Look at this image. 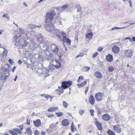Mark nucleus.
<instances>
[{"mask_svg":"<svg viewBox=\"0 0 135 135\" xmlns=\"http://www.w3.org/2000/svg\"><path fill=\"white\" fill-rule=\"evenodd\" d=\"M56 15V13L54 10L48 12L46 14L45 27L46 30L48 31L52 32L55 30V26L51 21Z\"/></svg>","mask_w":135,"mask_h":135,"instance_id":"nucleus-1","label":"nucleus"},{"mask_svg":"<svg viewBox=\"0 0 135 135\" xmlns=\"http://www.w3.org/2000/svg\"><path fill=\"white\" fill-rule=\"evenodd\" d=\"M104 94L101 92L97 93L95 95V97L97 101H100L102 100L103 99Z\"/></svg>","mask_w":135,"mask_h":135,"instance_id":"nucleus-2","label":"nucleus"},{"mask_svg":"<svg viewBox=\"0 0 135 135\" xmlns=\"http://www.w3.org/2000/svg\"><path fill=\"white\" fill-rule=\"evenodd\" d=\"M72 83V82L70 81H64L62 82L61 87L63 89H65L70 87Z\"/></svg>","mask_w":135,"mask_h":135,"instance_id":"nucleus-3","label":"nucleus"},{"mask_svg":"<svg viewBox=\"0 0 135 135\" xmlns=\"http://www.w3.org/2000/svg\"><path fill=\"white\" fill-rule=\"evenodd\" d=\"M124 54L126 56L130 57L132 55L133 51L131 50H126L124 51Z\"/></svg>","mask_w":135,"mask_h":135,"instance_id":"nucleus-4","label":"nucleus"},{"mask_svg":"<svg viewBox=\"0 0 135 135\" xmlns=\"http://www.w3.org/2000/svg\"><path fill=\"white\" fill-rule=\"evenodd\" d=\"M112 52L114 53L117 54L119 52L120 48L118 46L116 45L113 46L112 49Z\"/></svg>","mask_w":135,"mask_h":135,"instance_id":"nucleus-5","label":"nucleus"},{"mask_svg":"<svg viewBox=\"0 0 135 135\" xmlns=\"http://www.w3.org/2000/svg\"><path fill=\"white\" fill-rule=\"evenodd\" d=\"M121 128H120L119 125H117L114 126L113 130L115 132L119 133L121 132Z\"/></svg>","mask_w":135,"mask_h":135,"instance_id":"nucleus-6","label":"nucleus"},{"mask_svg":"<svg viewBox=\"0 0 135 135\" xmlns=\"http://www.w3.org/2000/svg\"><path fill=\"white\" fill-rule=\"evenodd\" d=\"M89 103L92 105H93L94 104L95 101V99L92 95H90L89 98Z\"/></svg>","mask_w":135,"mask_h":135,"instance_id":"nucleus-7","label":"nucleus"},{"mask_svg":"<svg viewBox=\"0 0 135 135\" xmlns=\"http://www.w3.org/2000/svg\"><path fill=\"white\" fill-rule=\"evenodd\" d=\"M106 59L108 62H111L113 60V57L111 55L108 54L106 56Z\"/></svg>","mask_w":135,"mask_h":135,"instance_id":"nucleus-8","label":"nucleus"},{"mask_svg":"<svg viewBox=\"0 0 135 135\" xmlns=\"http://www.w3.org/2000/svg\"><path fill=\"white\" fill-rule=\"evenodd\" d=\"M63 40L64 42H66L68 45H71V40L67 38L66 36H64L63 37Z\"/></svg>","mask_w":135,"mask_h":135,"instance_id":"nucleus-9","label":"nucleus"},{"mask_svg":"<svg viewBox=\"0 0 135 135\" xmlns=\"http://www.w3.org/2000/svg\"><path fill=\"white\" fill-rule=\"evenodd\" d=\"M63 40L64 42H66L68 45H71V40L67 38L66 36H64L63 37Z\"/></svg>","mask_w":135,"mask_h":135,"instance_id":"nucleus-10","label":"nucleus"},{"mask_svg":"<svg viewBox=\"0 0 135 135\" xmlns=\"http://www.w3.org/2000/svg\"><path fill=\"white\" fill-rule=\"evenodd\" d=\"M94 75L95 77L101 79L102 77V74L98 71L95 72Z\"/></svg>","mask_w":135,"mask_h":135,"instance_id":"nucleus-11","label":"nucleus"},{"mask_svg":"<svg viewBox=\"0 0 135 135\" xmlns=\"http://www.w3.org/2000/svg\"><path fill=\"white\" fill-rule=\"evenodd\" d=\"M61 123L63 126H66L69 124V120L68 119H64L62 120Z\"/></svg>","mask_w":135,"mask_h":135,"instance_id":"nucleus-12","label":"nucleus"},{"mask_svg":"<svg viewBox=\"0 0 135 135\" xmlns=\"http://www.w3.org/2000/svg\"><path fill=\"white\" fill-rule=\"evenodd\" d=\"M35 126L36 127H38L41 124V122L39 119H37L36 121H33Z\"/></svg>","mask_w":135,"mask_h":135,"instance_id":"nucleus-13","label":"nucleus"},{"mask_svg":"<svg viewBox=\"0 0 135 135\" xmlns=\"http://www.w3.org/2000/svg\"><path fill=\"white\" fill-rule=\"evenodd\" d=\"M95 123L96 124V126L97 127L98 129L99 130H101L103 128L101 123L97 120L95 121Z\"/></svg>","mask_w":135,"mask_h":135,"instance_id":"nucleus-14","label":"nucleus"},{"mask_svg":"<svg viewBox=\"0 0 135 135\" xmlns=\"http://www.w3.org/2000/svg\"><path fill=\"white\" fill-rule=\"evenodd\" d=\"M102 117L103 119L105 121L108 120L110 118L108 115L107 114L103 115Z\"/></svg>","mask_w":135,"mask_h":135,"instance_id":"nucleus-15","label":"nucleus"},{"mask_svg":"<svg viewBox=\"0 0 135 135\" xmlns=\"http://www.w3.org/2000/svg\"><path fill=\"white\" fill-rule=\"evenodd\" d=\"M93 36V34L92 32L88 33L86 35V37L88 39L90 40L92 38Z\"/></svg>","mask_w":135,"mask_h":135,"instance_id":"nucleus-16","label":"nucleus"},{"mask_svg":"<svg viewBox=\"0 0 135 135\" xmlns=\"http://www.w3.org/2000/svg\"><path fill=\"white\" fill-rule=\"evenodd\" d=\"M87 83L86 81H84L82 83L80 84H77L79 88H81L83 86H84L85 84Z\"/></svg>","mask_w":135,"mask_h":135,"instance_id":"nucleus-17","label":"nucleus"},{"mask_svg":"<svg viewBox=\"0 0 135 135\" xmlns=\"http://www.w3.org/2000/svg\"><path fill=\"white\" fill-rule=\"evenodd\" d=\"M53 45L55 47L54 49H53L52 51L55 53H57L59 51L58 46L55 44H53Z\"/></svg>","mask_w":135,"mask_h":135,"instance_id":"nucleus-18","label":"nucleus"},{"mask_svg":"<svg viewBox=\"0 0 135 135\" xmlns=\"http://www.w3.org/2000/svg\"><path fill=\"white\" fill-rule=\"evenodd\" d=\"M0 75V80H3L5 79H6V78L8 77L7 76H4V75L3 74H1Z\"/></svg>","mask_w":135,"mask_h":135,"instance_id":"nucleus-19","label":"nucleus"},{"mask_svg":"<svg viewBox=\"0 0 135 135\" xmlns=\"http://www.w3.org/2000/svg\"><path fill=\"white\" fill-rule=\"evenodd\" d=\"M26 132L29 135H32V131L30 128H28L26 129Z\"/></svg>","mask_w":135,"mask_h":135,"instance_id":"nucleus-20","label":"nucleus"},{"mask_svg":"<svg viewBox=\"0 0 135 135\" xmlns=\"http://www.w3.org/2000/svg\"><path fill=\"white\" fill-rule=\"evenodd\" d=\"M107 133L109 135H115V133L112 130L109 129L107 131Z\"/></svg>","mask_w":135,"mask_h":135,"instance_id":"nucleus-21","label":"nucleus"},{"mask_svg":"<svg viewBox=\"0 0 135 135\" xmlns=\"http://www.w3.org/2000/svg\"><path fill=\"white\" fill-rule=\"evenodd\" d=\"M28 42H27L26 40H25L24 41L23 44L22 45V47H26L28 44Z\"/></svg>","mask_w":135,"mask_h":135,"instance_id":"nucleus-22","label":"nucleus"},{"mask_svg":"<svg viewBox=\"0 0 135 135\" xmlns=\"http://www.w3.org/2000/svg\"><path fill=\"white\" fill-rule=\"evenodd\" d=\"M90 68L89 67L84 66L83 67V70L84 71H88L90 69Z\"/></svg>","mask_w":135,"mask_h":135,"instance_id":"nucleus-23","label":"nucleus"},{"mask_svg":"<svg viewBox=\"0 0 135 135\" xmlns=\"http://www.w3.org/2000/svg\"><path fill=\"white\" fill-rule=\"evenodd\" d=\"M109 71L110 72H112L114 70V68L113 66H110L108 68Z\"/></svg>","mask_w":135,"mask_h":135,"instance_id":"nucleus-24","label":"nucleus"},{"mask_svg":"<svg viewBox=\"0 0 135 135\" xmlns=\"http://www.w3.org/2000/svg\"><path fill=\"white\" fill-rule=\"evenodd\" d=\"M84 79V77L83 76H80L79 77L78 79L77 80V82L78 83H79L81 81L83 80Z\"/></svg>","mask_w":135,"mask_h":135,"instance_id":"nucleus-25","label":"nucleus"},{"mask_svg":"<svg viewBox=\"0 0 135 135\" xmlns=\"http://www.w3.org/2000/svg\"><path fill=\"white\" fill-rule=\"evenodd\" d=\"M56 62L57 64L55 66L56 68H59L60 65V64L58 60H56Z\"/></svg>","mask_w":135,"mask_h":135,"instance_id":"nucleus-26","label":"nucleus"},{"mask_svg":"<svg viewBox=\"0 0 135 135\" xmlns=\"http://www.w3.org/2000/svg\"><path fill=\"white\" fill-rule=\"evenodd\" d=\"M9 132L12 135H18L17 133L12 130H9Z\"/></svg>","mask_w":135,"mask_h":135,"instance_id":"nucleus-27","label":"nucleus"},{"mask_svg":"<svg viewBox=\"0 0 135 135\" xmlns=\"http://www.w3.org/2000/svg\"><path fill=\"white\" fill-rule=\"evenodd\" d=\"M62 104L65 108H66L68 106V103L65 101L63 102Z\"/></svg>","mask_w":135,"mask_h":135,"instance_id":"nucleus-28","label":"nucleus"},{"mask_svg":"<svg viewBox=\"0 0 135 135\" xmlns=\"http://www.w3.org/2000/svg\"><path fill=\"white\" fill-rule=\"evenodd\" d=\"M76 8L78 9V12H79L81 11V8L80 5H77L76 6Z\"/></svg>","mask_w":135,"mask_h":135,"instance_id":"nucleus-29","label":"nucleus"},{"mask_svg":"<svg viewBox=\"0 0 135 135\" xmlns=\"http://www.w3.org/2000/svg\"><path fill=\"white\" fill-rule=\"evenodd\" d=\"M13 130L16 131V132H17L18 133L21 134L22 133L21 131L18 128H16V129H13Z\"/></svg>","mask_w":135,"mask_h":135,"instance_id":"nucleus-30","label":"nucleus"},{"mask_svg":"<svg viewBox=\"0 0 135 135\" xmlns=\"http://www.w3.org/2000/svg\"><path fill=\"white\" fill-rule=\"evenodd\" d=\"M56 115L57 117H59L61 116L62 115L63 113L62 112H60L56 113Z\"/></svg>","mask_w":135,"mask_h":135,"instance_id":"nucleus-31","label":"nucleus"},{"mask_svg":"<svg viewBox=\"0 0 135 135\" xmlns=\"http://www.w3.org/2000/svg\"><path fill=\"white\" fill-rule=\"evenodd\" d=\"M58 87L59 89L58 90V91L60 92L61 93H63L64 92L63 89L59 86H58Z\"/></svg>","mask_w":135,"mask_h":135,"instance_id":"nucleus-32","label":"nucleus"},{"mask_svg":"<svg viewBox=\"0 0 135 135\" xmlns=\"http://www.w3.org/2000/svg\"><path fill=\"white\" fill-rule=\"evenodd\" d=\"M125 27H114L112 28V30H116V29H122L123 28H124Z\"/></svg>","mask_w":135,"mask_h":135,"instance_id":"nucleus-33","label":"nucleus"},{"mask_svg":"<svg viewBox=\"0 0 135 135\" xmlns=\"http://www.w3.org/2000/svg\"><path fill=\"white\" fill-rule=\"evenodd\" d=\"M41 97L44 96V97L46 98H49L50 97V96L49 95L47 94H41Z\"/></svg>","mask_w":135,"mask_h":135,"instance_id":"nucleus-34","label":"nucleus"},{"mask_svg":"<svg viewBox=\"0 0 135 135\" xmlns=\"http://www.w3.org/2000/svg\"><path fill=\"white\" fill-rule=\"evenodd\" d=\"M7 50H4L3 51V53L2 55L3 56H6L7 55Z\"/></svg>","mask_w":135,"mask_h":135,"instance_id":"nucleus-35","label":"nucleus"},{"mask_svg":"<svg viewBox=\"0 0 135 135\" xmlns=\"http://www.w3.org/2000/svg\"><path fill=\"white\" fill-rule=\"evenodd\" d=\"M58 109V107H54L50 108L48 110H57Z\"/></svg>","mask_w":135,"mask_h":135,"instance_id":"nucleus-36","label":"nucleus"},{"mask_svg":"<svg viewBox=\"0 0 135 135\" xmlns=\"http://www.w3.org/2000/svg\"><path fill=\"white\" fill-rule=\"evenodd\" d=\"M98 52H96L95 53H94L92 55V57L93 58L95 57L98 54Z\"/></svg>","mask_w":135,"mask_h":135,"instance_id":"nucleus-37","label":"nucleus"},{"mask_svg":"<svg viewBox=\"0 0 135 135\" xmlns=\"http://www.w3.org/2000/svg\"><path fill=\"white\" fill-rule=\"evenodd\" d=\"M2 17L6 18L7 19H8V20H9V16H8L7 14H4L3 15Z\"/></svg>","mask_w":135,"mask_h":135,"instance_id":"nucleus-38","label":"nucleus"},{"mask_svg":"<svg viewBox=\"0 0 135 135\" xmlns=\"http://www.w3.org/2000/svg\"><path fill=\"white\" fill-rule=\"evenodd\" d=\"M103 49V47H98V48L97 49V50H98V51L99 52H100Z\"/></svg>","mask_w":135,"mask_h":135,"instance_id":"nucleus-39","label":"nucleus"},{"mask_svg":"<svg viewBox=\"0 0 135 135\" xmlns=\"http://www.w3.org/2000/svg\"><path fill=\"white\" fill-rule=\"evenodd\" d=\"M29 26H30L31 27H33V28H35V27H40V26H35L34 25H31V24H30L29 25Z\"/></svg>","mask_w":135,"mask_h":135,"instance_id":"nucleus-40","label":"nucleus"},{"mask_svg":"<svg viewBox=\"0 0 135 135\" xmlns=\"http://www.w3.org/2000/svg\"><path fill=\"white\" fill-rule=\"evenodd\" d=\"M89 89V86H87L85 90V93L86 95V94L88 90Z\"/></svg>","mask_w":135,"mask_h":135,"instance_id":"nucleus-41","label":"nucleus"},{"mask_svg":"<svg viewBox=\"0 0 135 135\" xmlns=\"http://www.w3.org/2000/svg\"><path fill=\"white\" fill-rule=\"evenodd\" d=\"M39 134V131L37 130H36L34 132V134L35 135H38Z\"/></svg>","mask_w":135,"mask_h":135,"instance_id":"nucleus-42","label":"nucleus"},{"mask_svg":"<svg viewBox=\"0 0 135 135\" xmlns=\"http://www.w3.org/2000/svg\"><path fill=\"white\" fill-rule=\"evenodd\" d=\"M83 54H82V53L80 54L79 55L76 56L75 58H78L79 57H82L83 56Z\"/></svg>","mask_w":135,"mask_h":135,"instance_id":"nucleus-43","label":"nucleus"},{"mask_svg":"<svg viewBox=\"0 0 135 135\" xmlns=\"http://www.w3.org/2000/svg\"><path fill=\"white\" fill-rule=\"evenodd\" d=\"M84 111L85 110H80L79 111V113L81 115L84 113Z\"/></svg>","mask_w":135,"mask_h":135,"instance_id":"nucleus-44","label":"nucleus"},{"mask_svg":"<svg viewBox=\"0 0 135 135\" xmlns=\"http://www.w3.org/2000/svg\"><path fill=\"white\" fill-rule=\"evenodd\" d=\"M90 112L91 115H94L93 113L94 112V110H90Z\"/></svg>","mask_w":135,"mask_h":135,"instance_id":"nucleus-45","label":"nucleus"},{"mask_svg":"<svg viewBox=\"0 0 135 135\" xmlns=\"http://www.w3.org/2000/svg\"><path fill=\"white\" fill-rule=\"evenodd\" d=\"M68 7V6L67 5H63L62 6V8L64 9H65L66 8H67Z\"/></svg>","mask_w":135,"mask_h":135,"instance_id":"nucleus-46","label":"nucleus"},{"mask_svg":"<svg viewBox=\"0 0 135 135\" xmlns=\"http://www.w3.org/2000/svg\"><path fill=\"white\" fill-rule=\"evenodd\" d=\"M71 130L73 132L74 131V127H71Z\"/></svg>","mask_w":135,"mask_h":135,"instance_id":"nucleus-47","label":"nucleus"},{"mask_svg":"<svg viewBox=\"0 0 135 135\" xmlns=\"http://www.w3.org/2000/svg\"><path fill=\"white\" fill-rule=\"evenodd\" d=\"M8 61L10 64H12L13 61L11 59H9Z\"/></svg>","mask_w":135,"mask_h":135,"instance_id":"nucleus-48","label":"nucleus"},{"mask_svg":"<svg viewBox=\"0 0 135 135\" xmlns=\"http://www.w3.org/2000/svg\"><path fill=\"white\" fill-rule=\"evenodd\" d=\"M16 68V67L15 66H14L13 68L12 69V72L13 73H14V72Z\"/></svg>","mask_w":135,"mask_h":135,"instance_id":"nucleus-49","label":"nucleus"},{"mask_svg":"<svg viewBox=\"0 0 135 135\" xmlns=\"http://www.w3.org/2000/svg\"><path fill=\"white\" fill-rule=\"evenodd\" d=\"M48 117L49 118H51L52 117H54V115H53L52 114H50V115H49L48 116Z\"/></svg>","mask_w":135,"mask_h":135,"instance_id":"nucleus-50","label":"nucleus"},{"mask_svg":"<svg viewBox=\"0 0 135 135\" xmlns=\"http://www.w3.org/2000/svg\"><path fill=\"white\" fill-rule=\"evenodd\" d=\"M18 63L19 64H20L22 63V62L21 60H19L18 61Z\"/></svg>","mask_w":135,"mask_h":135,"instance_id":"nucleus-51","label":"nucleus"},{"mask_svg":"<svg viewBox=\"0 0 135 135\" xmlns=\"http://www.w3.org/2000/svg\"><path fill=\"white\" fill-rule=\"evenodd\" d=\"M30 120H28V119H27V124H30Z\"/></svg>","mask_w":135,"mask_h":135,"instance_id":"nucleus-52","label":"nucleus"},{"mask_svg":"<svg viewBox=\"0 0 135 135\" xmlns=\"http://www.w3.org/2000/svg\"><path fill=\"white\" fill-rule=\"evenodd\" d=\"M129 2L130 4V6L132 7V2H131V1L130 0H129Z\"/></svg>","mask_w":135,"mask_h":135,"instance_id":"nucleus-53","label":"nucleus"},{"mask_svg":"<svg viewBox=\"0 0 135 135\" xmlns=\"http://www.w3.org/2000/svg\"><path fill=\"white\" fill-rule=\"evenodd\" d=\"M46 133L44 132H42L41 133V135H45Z\"/></svg>","mask_w":135,"mask_h":135,"instance_id":"nucleus-54","label":"nucleus"},{"mask_svg":"<svg viewBox=\"0 0 135 135\" xmlns=\"http://www.w3.org/2000/svg\"><path fill=\"white\" fill-rule=\"evenodd\" d=\"M19 127L20 128V129L21 130H23V126L21 125V126H19Z\"/></svg>","mask_w":135,"mask_h":135,"instance_id":"nucleus-55","label":"nucleus"},{"mask_svg":"<svg viewBox=\"0 0 135 135\" xmlns=\"http://www.w3.org/2000/svg\"><path fill=\"white\" fill-rule=\"evenodd\" d=\"M68 114L71 117H72V115L71 114V113H68Z\"/></svg>","mask_w":135,"mask_h":135,"instance_id":"nucleus-56","label":"nucleus"},{"mask_svg":"<svg viewBox=\"0 0 135 135\" xmlns=\"http://www.w3.org/2000/svg\"><path fill=\"white\" fill-rule=\"evenodd\" d=\"M17 76H16V77H15V79H14V80L15 81H16V79H17Z\"/></svg>","mask_w":135,"mask_h":135,"instance_id":"nucleus-57","label":"nucleus"},{"mask_svg":"<svg viewBox=\"0 0 135 135\" xmlns=\"http://www.w3.org/2000/svg\"><path fill=\"white\" fill-rule=\"evenodd\" d=\"M132 39L133 41H135V37H133L132 38Z\"/></svg>","mask_w":135,"mask_h":135,"instance_id":"nucleus-58","label":"nucleus"},{"mask_svg":"<svg viewBox=\"0 0 135 135\" xmlns=\"http://www.w3.org/2000/svg\"><path fill=\"white\" fill-rule=\"evenodd\" d=\"M71 127H74V124L73 122H72V123L71 124Z\"/></svg>","mask_w":135,"mask_h":135,"instance_id":"nucleus-59","label":"nucleus"},{"mask_svg":"<svg viewBox=\"0 0 135 135\" xmlns=\"http://www.w3.org/2000/svg\"><path fill=\"white\" fill-rule=\"evenodd\" d=\"M24 3V4L26 6H27V5L24 2V3Z\"/></svg>","mask_w":135,"mask_h":135,"instance_id":"nucleus-60","label":"nucleus"},{"mask_svg":"<svg viewBox=\"0 0 135 135\" xmlns=\"http://www.w3.org/2000/svg\"><path fill=\"white\" fill-rule=\"evenodd\" d=\"M53 66H54V65H50V67L51 66L52 67H53Z\"/></svg>","mask_w":135,"mask_h":135,"instance_id":"nucleus-61","label":"nucleus"},{"mask_svg":"<svg viewBox=\"0 0 135 135\" xmlns=\"http://www.w3.org/2000/svg\"><path fill=\"white\" fill-rule=\"evenodd\" d=\"M2 123H1V124H0V127H1L2 126Z\"/></svg>","mask_w":135,"mask_h":135,"instance_id":"nucleus-62","label":"nucleus"},{"mask_svg":"<svg viewBox=\"0 0 135 135\" xmlns=\"http://www.w3.org/2000/svg\"><path fill=\"white\" fill-rule=\"evenodd\" d=\"M44 0H40V1H39L38 2H41V1H43Z\"/></svg>","mask_w":135,"mask_h":135,"instance_id":"nucleus-63","label":"nucleus"},{"mask_svg":"<svg viewBox=\"0 0 135 135\" xmlns=\"http://www.w3.org/2000/svg\"><path fill=\"white\" fill-rule=\"evenodd\" d=\"M69 135H71V133H69Z\"/></svg>","mask_w":135,"mask_h":135,"instance_id":"nucleus-64","label":"nucleus"}]
</instances>
